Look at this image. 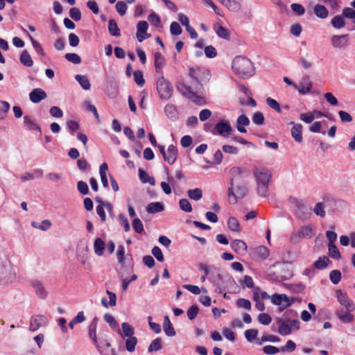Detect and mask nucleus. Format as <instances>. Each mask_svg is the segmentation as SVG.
Segmentation results:
<instances>
[{
    "label": "nucleus",
    "mask_w": 355,
    "mask_h": 355,
    "mask_svg": "<svg viewBox=\"0 0 355 355\" xmlns=\"http://www.w3.org/2000/svg\"><path fill=\"white\" fill-rule=\"evenodd\" d=\"M17 280V268L7 255L0 256V286L8 287Z\"/></svg>",
    "instance_id": "f257e3e1"
},
{
    "label": "nucleus",
    "mask_w": 355,
    "mask_h": 355,
    "mask_svg": "<svg viewBox=\"0 0 355 355\" xmlns=\"http://www.w3.org/2000/svg\"><path fill=\"white\" fill-rule=\"evenodd\" d=\"M232 69L236 74L244 78L252 76L254 72V67L251 60L242 56H236L233 60Z\"/></svg>",
    "instance_id": "f03ea898"
},
{
    "label": "nucleus",
    "mask_w": 355,
    "mask_h": 355,
    "mask_svg": "<svg viewBox=\"0 0 355 355\" xmlns=\"http://www.w3.org/2000/svg\"><path fill=\"white\" fill-rule=\"evenodd\" d=\"M253 173L257 183L258 194L263 197L266 196L271 173L266 168L254 167Z\"/></svg>",
    "instance_id": "7ed1b4c3"
},
{
    "label": "nucleus",
    "mask_w": 355,
    "mask_h": 355,
    "mask_svg": "<svg viewBox=\"0 0 355 355\" xmlns=\"http://www.w3.org/2000/svg\"><path fill=\"white\" fill-rule=\"evenodd\" d=\"M177 89L183 96L190 99L194 103L198 105L205 104L206 102L204 97L201 94L192 91L191 87L184 83H178L177 84Z\"/></svg>",
    "instance_id": "20e7f679"
},
{
    "label": "nucleus",
    "mask_w": 355,
    "mask_h": 355,
    "mask_svg": "<svg viewBox=\"0 0 355 355\" xmlns=\"http://www.w3.org/2000/svg\"><path fill=\"white\" fill-rule=\"evenodd\" d=\"M335 297L340 305L345 308L347 311L352 312L355 311V303L345 291L336 289Z\"/></svg>",
    "instance_id": "39448f33"
},
{
    "label": "nucleus",
    "mask_w": 355,
    "mask_h": 355,
    "mask_svg": "<svg viewBox=\"0 0 355 355\" xmlns=\"http://www.w3.org/2000/svg\"><path fill=\"white\" fill-rule=\"evenodd\" d=\"M157 90L159 97L164 100L169 99L172 96L173 92L171 84L164 77H160L157 79Z\"/></svg>",
    "instance_id": "423d86ee"
},
{
    "label": "nucleus",
    "mask_w": 355,
    "mask_h": 355,
    "mask_svg": "<svg viewBox=\"0 0 355 355\" xmlns=\"http://www.w3.org/2000/svg\"><path fill=\"white\" fill-rule=\"evenodd\" d=\"M248 193L247 188L243 185H236L234 187L233 182L228 189L229 202L234 205L237 202L239 198H243Z\"/></svg>",
    "instance_id": "0eeeda50"
},
{
    "label": "nucleus",
    "mask_w": 355,
    "mask_h": 355,
    "mask_svg": "<svg viewBox=\"0 0 355 355\" xmlns=\"http://www.w3.org/2000/svg\"><path fill=\"white\" fill-rule=\"evenodd\" d=\"M232 130V128L227 121L221 120L216 124L214 128V134H217L223 137H228L230 136Z\"/></svg>",
    "instance_id": "6e6552de"
},
{
    "label": "nucleus",
    "mask_w": 355,
    "mask_h": 355,
    "mask_svg": "<svg viewBox=\"0 0 355 355\" xmlns=\"http://www.w3.org/2000/svg\"><path fill=\"white\" fill-rule=\"evenodd\" d=\"M313 88V82L308 75H304L300 79L299 84L297 85L296 89L301 94H306L311 92Z\"/></svg>",
    "instance_id": "1a4fd4ad"
},
{
    "label": "nucleus",
    "mask_w": 355,
    "mask_h": 355,
    "mask_svg": "<svg viewBox=\"0 0 355 355\" xmlns=\"http://www.w3.org/2000/svg\"><path fill=\"white\" fill-rule=\"evenodd\" d=\"M48 322L49 321L47 318L44 315H34L31 319L29 329L31 331H35L40 328L46 327L48 324Z\"/></svg>",
    "instance_id": "9d476101"
},
{
    "label": "nucleus",
    "mask_w": 355,
    "mask_h": 355,
    "mask_svg": "<svg viewBox=\"0 0 355 355\" xmlns=\"http://www.w3.org/2000/svg\"><path fill=\"white\" fill-rule=\"evenodd\" d=\"M313 234V229L311 227H302L296 233L292 234L291 241L293 243H297L300 238L310 239Z\"/></svg>",
    "instance_id": "9b49d317"
},
{
    "label": "nucleus",
    "mask_w": 355,
    "mask_h": 355,
    "mask_svg": "<svg viewBox=\"0 0 355 355\" xmlns=\"http://www.w3.org/2000/svg\"><path fill=\"white\" fill-rule=\"evenodd\" d=\"M271 302L274 304L282 306L283 309H285L293 304V300L290 299L285 294H275L271 296Z\"/></svg>",
    "instance_id": "f8f14e48"
},
{
    "label": "nucleus",
    "mask_w": 355,
    "mask_h": 355,
    "mask_svg": "<svg viewBox=\"0 0 355 355\" xmlns=\"http://www.w3.org/2000/svg\"><path fill=\"white\" fill-rule=\"evenodd\" d=\"M31 286L39 298L44 300L47 297L48 292L41 281L37 279L32 280Z\"/></svg>",
    "instance_id": "ddd939ff"
},
{
    "label": "nucleus",
    "mask_w": 355,
    "mask_h": 355,
    "mask_svg": "<svg viewBox=\"0 0 355 355\" xmlns=\"http://www.w3.org/2000/svg\"><path fill=\"white\" fill-rule=\"evenodd\" d=\"M148 24L146 21H140L137 25V38L139 42L150 37V35L147 33Z\"/></svg>",
    "instance_id": "4468645a"
},
{
    "label": "nucleus",
    "mask_w": 355,
    "mask_h": 355,
    "mask_svg": "<svg viewBox=\"0 0 355 355\" xmlns=\"http://www.w3.org/2000/svg\"><path fill=\"white\" fill-rule=\"evenodd\" d=\"M331 44L336 49H345L347 46L348 37L347 35H333L331 39Z\"/></svg>",
    "instance_id": "2eb2a0df"
},
{
    "label": "nucleus",
    "mask_w": 355,
    "mask_h": 355,
    "mask_svg": "<svg viewBox=\"0 0 355 355\" xmlns=\"http://www.w3.org/2000/svg\"><path fill=\"white\" fill-rule=\"evenodd\" d=\"M232 249L240 255H244L247 252L246 243L240 239H236L231 243Z\"/></svg>",
    "instance_id": "dca6fc26"
},
{
    "label": "nucleus",
    "mask_w": 355,
    "mask_h": 355,
    "mask_svg": "<svg viewBox=\"0 0 355 355\" xmlns=\"http://www.w3.org/2000/svg\"><path fill=\"white\" fill-rule=\"evenodd\" d=\"M291 124L293 125L291 130L292 137L295 141L298 143L302 142L303 140L302 125L300 123H294V122H291Z\"/></svg>",
    "instance_id": "f3484780"
},
{
    "label": "nucleus",
    "mask_w": 355,
    "mask_h": 355,
    "mask_svg": "<svg viewBox=\"0 0 355 355\" xmlns=\"http://www.w3.org/2000/svg\"><path fill=\"white\" fill-rule=\"evenodd\" d=\"M312 12L315 15L322 19H327L329 16V10L321 4H316L312 7Z\"/></svg>",
    "instance_id": "a211bd4d"
},
{
    "label": "nucleus",
    "mask_w": 355,
    "mask_h": 355,
    "mask_svg": "<svg viewBox=\"0 0 355 355\" xmlns=\"http://www.w3.org/2000/svg\"><path fill=\"white\" fill-rule=\"evenodd\" d=\"M31 101L34 103H37L46 98V92L42 89H34L29 94Z\"/></svg>",
    "instance_id": "6ab92c4d"
},
{
    "label": "nucleus",
    "mask_w": 355,
    "mask_h": 355,
    "mask_svg": "<svg viewBox=\"0 0 355 355\" xmlns=\"http://www.w3.org/2000/svg\"><path fill=\"white\" fill-rule=\"evenodd\" d=\"M166 153L165 156H164V159L169 164H173L177 159V148L173 145H170Z\"/></svg>",
    "instance_id": "aec40b11"
},
{
    "label": "nucleus",
    "mask_w": 355,
    "mask_h": 355,
    "mask_svg": "<svg viewBox=\"0 0 355 355\" xmlns=\"http://www.w3.org/2000/svg\"><path fill=\"white\" fill-rule=\"evenodd\" d=\"M221 3L230 11L237 12L241 10V5L236 0H220Z\"/></svg>",
    "instance_id": "412c9836"
},
{
    "label": "nucleus",
    "mask_w": 355,
    "mask_h": 355,
    "mask_svg": "<svg viewBox=\"0 0 355 355\" xmlns=\"http://www.w3.org/2000/svg\"><path fill=\"white\" fill-rule=\"evenodd\" d=\"M106 244L101 239L96 238L94 242V253L99 257H101L104 254V250L105 249Z\"/></svg>",
    "instance_id": "4be33fe9"
},
{
    "label": "nucleus",
    "mask_w": 355,
    "mask_h": 355,
    "mask_svg": "<svg viewBox=\"0 0 355 355\" xmlns=\"http://www.w3.org/2000/svg\"><path fill=\"white\" fill-rule=\"evenodd\" d=\"M214 29L219 37L225 40L230 39V36L228 30L226 28L221 26L220 24H215L214 25Z\"/></svg>",
    "instance_id": "5701e85b"
},
{
    "label": "nucleus",
    "mask_w": 355,
    "mask_h": 355,
    "mask_svg": "<svg viewBox=\"0 0 355 355\" xmlns=\"http://www.w3.org/2000/svg\"><path fill=\"white\" fill-rule=\"evenodd\" d=\"M163 328L165 334L168 336H174L175 335V331L167 315L164 318Z\"/></svg>",
    "instance_id": "b1692460"
},
{
    "label": "nucleus",
    "mask_w": 355,
    "mask_h": 355,
    "mask_svg": "<svg viewBox=\"0 0 355 355\" xmlns=\"http://www.w3.org/2000/svg\"><path fill=\"white\" fill-rule=\"evenodd\" d=\"M108 171V166L106 163H103L99 168V174L101 176V182L104 187H108V180L107 178V172Z\"/></svg>",
    "instance_id": "393cba45"
},
{
    "label": "nucleus",
    "mask_w": 355,
    "mask_h": 355,
    "mask_svg": "<svg viewBox=\"0 0 355 355\" xmlns=\"http://www.w3.org/2000/svg\"><path fill=\"white\" fill-rule=\"evenodd\" d=\"M165 64V59L160 53L155 54V68L157 73H162V67Z\"/></svg>",
    "instance_id": "a878e982"
},
{
    "label": "nucleus",
    "mask_w": 355,
    "mask_h": 355,
    "mask_svg": "<svg viewBox=\"0 0 355 355\" xmlns=\"http://www.w3.org/2000/svg\"><path fill=\"white\" fill-rule=\"evenodd\" d=\"M21 63L26 67H32L33 64V61L32 58L27 50H24L19 58Z\"/></svg>",
    "instance_id": "bb28decb"
},
{
    "label": "nucleus",
    "mask_w": 355,
    "mask_h": 355,
    "mask_svg": "<svg viewBox=\"0 0 355 355\" xmlns=\"http://www.w3.org/2000/svg\"><path fill=\"white\" fill-rule=\"evenodd\" d=\"M164 210V206L161 202H151L146 207V211L149 214L158 213Z\"/></svg>",
    "instance_id": "cd10ccee"
},
{
    "label": "nucleus",
    "mask_w": 355,
    "mask_h": 355,
    "mask_svg": "<svg viewBox=\"0 0 355 355\" xmlns=\"http://www.w3.org/2000/svg\"><path fill=\"white\" fill-rule=\"evenodd\" d=\"M138 173L139 179L143 183H149L152 186L155 184V179L149 176L143 169L139 168Z\"/></svg>",
    "instance_id": "c85d7f7f"
},
{
    "label": "nucleus",
    "mask_w": 355,
    "mask_h": 355,
    "mask_svg": "<svg viewBox=\"0 0 355 355\" xmlns=\"http://www.w3.org/2000/svg\"><path fill=\"white\" fill-rule=\"evenodd\" d=\"M121 329L123 334L121 335V337H132L134 336L135 330L132 325H130L128 322H123L121 324Z\"/></svg>",
    "instance_id": "c756f323"
},
{
    "label": "nucleus",
    "mask_w": 355,
    "mask_h": 355,
    "mask_svg": "<svg viewBox=\"0 0 355 355\" xmlns=\"http://www.w3.org/2000/svg\"><path fill=\"white\" fill-rule=\"evenodd\" d=\"M75 79L78 82L83 89L88 90L90 89L91 84L87 76L78 74L75 76Z\"/></svg>",
    "instance_id": "7c9ffc66"
},
{
    "label": "nucleus",
    "mask_w": 355,
    "mask_h": 355,
    "mask_svg": "<svg viewBox=\"0 0 355 355\" xmlns=\"http://www.w3.org/2000/svg\"><path fill=\"white\" fill-rule=\"evenodd\" d=\"M138 340L135 336L127 338L125 340V349L129 352L135 351V347L137 345Z\"/></svg>",
    "instance_id": "2f4dec72"
},
{
    "label": "nucleus",
    "mask_w": 355,
    "mask_h": 355,
    "mask_svg": "<svg viewBox=\"0 0 355 355\" xmlns=\"http://www.w3.org/2000/svg\"><path fill=\"white\" fill-rule=\"evenodd\" d=\"M162 348V339L160 338H157L153 340L150 344L148 352L149 353H152L155 351H159Z\"/></svg>",
    "instance_id": "473e14b6"
},
{
    "label": "nucleus",
    "mask_w": 355,
    "mask_h": 355,
    "mask_svg": "<svg viewBox=\"0 0 355 355\" xmlns=\"http://www.w3.org/2000/svg\"><path fill=\"white\" fill-rule=\"evenodd\" d=\"M81 255H89L88 246L86 242L84 241H80L79 242L76 249V256L79 257Z\"/></svg>",
    "instance_id": "72a5a7b5"
},
{
    "label": "nucleus",
    "mask_w": 355,
    "mask_h": 355,
    "mask_svg": "<svg viewBox=\"0 0 355 355\" xmlns=\"http://www.w3.org/2000/svg\"><path fill=\"white\" fill-rule=\"evenodd\" d=\"M31 225L35 229L46 231L50 228L51 226V223L49 220H44L40 223L33 221L31 223Z\"/></svg>",
    "instance_id": "f704fd0d"
},
{
    "label": "nucleus",
    "mask_w": 355,
    "mask_h": 355,
    "mask_svg": "<svg viewBox=\"0 0 355 355\" xmlns=\"http://www.w3.org/2000/svg\"><path fill=\"white\" fill-rule=\"evenodd\" d=\"M342 15H336L331 21V25L336 28H341L345 26V22Z\"/></svg>",
    "instance_id": "c9c22d12"
},
{
    "label": "nucleus",
    "mask_w": 355,
    "mask_h": 355,
    "mask_svg": "<svg viewBox=\"0 0 355 355\" xmlns=\"http://www.w3.org/2000/svg\"><path fill=\"white\" fill-rule=\"evenodd\" d=\"M24 126L30 130H40L38 125L36 123H35L32 119L28 116H24Z\"/></svg>",
    "instance_id": "e433bc0d"
},
{
    "label": "nucleus",
    "mask_w": 355,
    "mask_h": 355,
    "mask_svg": "<svg viewBox=\"0 0 355 355\" xmlns=\"http://www.w3.org/2000/svg\"><path fill=\"white\" fill-rule=\"evenodd\" d=\"M338 318L343 322H351L354 320V316L347 312L338 311L336 312Z\"/></svg>",
    "instance_id": "4c0bfd02"
},
{
    "label": "nucleus",
    "mask_w": 355,
    "mask_h": 355,
    "mask_svg": "<svg viewBox=\"0 0 355 355\" xmlns=\"http://www.w3.org/2000/svg\"><path fill=\"white\" fill-rule=\"evenodd\" d=\"M328 250L329 256L335 259H340V253L338 249V248L334 245V243H329L328 244Z\"/></svg>",
    "instance_id": "58836bf2"
},
{
    "label": "nucleus",
    "mask_w": 355,
    "mask_h": 355,
    "mask_svg": "<svg viewBox=\"0 0 355 355\" xmlns=\"http://www.w3.org/2000/svg\"><path fill=\"white\" fill-rule=\"evenodd\" d=\"M188 196L194 200H199L202 198V192L200 189L196 188L194 189H189L187 192Z\"/></svg>",
    "instance_id": "ea45409f"
},
{
    "label": "nucleus",
    "mask_w": 355,
    "mask_h": 355,
    "mask_svg": "<svg viewBox=\"0 0 355 355\" xmlns=\"http://www.w3.org/2000/svg\"><path fill=\"white\" fill-rule=\"evenodd\" d=\"M255 254L259 258L265 259L269 255V250L265 246L260 245L256 248Z\"/></svg>",
    "instance_id": "a19ab883"
},
{
    "label": "nucleus",
    "mask_w": 355,
    "mask_h": 355,
    "mask_svg": "<svg viewBox=\"0 0 355 355\" xmlns=\"http://www.w3.org/2000/svg\"><path fill=\"white\" fill-rule=\"evenodd\" d=\"M103 320L110 325L112 329H116L117 328L118 322L112 315L110 313H105L103 315Z\"/></svg>",
    "instance_id": "79ce46f5"
},
{
    "label": "nucleus",
    "mask_w": 355,
    "mask_h": 355,
    "mask_svg": "<svg viewBox=\"0 0 355 355\" xmlns=\"http://www.w3.org/2000/svg\"><path fill=\"white\" fill-rule=\"evenodd\" d=\"M10 110V104L4 101H0V120L4 119Z\"/></svg>",
    "instance_id": "37998d69"
},
{
    "label": "nucleus",
    "mask_w": 355,
    "mask_h": 355,
    "mask_svg": "<svg viewBox=\"0 0 355 355\" xmlns=\"http://www.w3.org/2000/svg\"><path fill=\"white\" fill-rule=\"evenodd\" d=\"M108 29L110 34L113 36H119L120 35V30L118 28L116 22L111 19L109 21Z\"/></svg>",
    "instance_id": "c03bdc74"
},
{
    "label": "nucleus",
    "mask_w": 355,
    "mask_h": 355,
    "mask_svg": "<svg viewBox=\"0 0 355 355\" xmlns=\"http://www.w3.org/2000/svg\"><path fill=\"white\" fill-rule=\"evenodd\" d=\"M228 227L234 232L240 231V225L238 220L234 217L229 218L227 220Z\"/></svg>",
    "instance_id": "a18cd8bd"
},
{
    "label": "nucleus",
    "mask_w": 355,
    "mask_h": 355,
    "mask_svg": "<svg viewBox=\"0 0 355 355\" xmlns=\"http://www.w3.org/2000/svg\"><path fill=\"white\" fill-rule=\"evenodd\" d=\"M97 327V318H94L89 327V335L90 338L94 342H96V329Z\"/></svg>",
    "instance_id": "49530a36"
},
{
    "label": "nucleus",
    "mask_w": 355,
    "mask_h": 355,
    "mask_svg": "<svg viewBox=\"0 0 355 355\" xmlns=\"http://www.w3.org/2000/svg\"><path fill=\"white\" fill-rule=\"evenodd\" d=\"M313 212L315 215L320 216V217H324L326 215V212L324 210V203L322 202L316 203L315 205V207L313 209Z\"/></svg>",
    "instance_id": "de8ad7c7"
},
{
    "label": "nucleus",
    "mask_w": 355,
    "mask_h": 355,
    "mask_svg": "<svg viewBox=\"0 0 355 355\" xmlns=\"http://www.w3.org/2000/svg\"><path fill=\"white\" fill-rule=\"evenodd\" d=\"M258 336V331L255 329H248L245 331V337L248 342L252 343Z\"/></svg>",
    "instance_id": "09e8293b"
},
{
    "label": "nucleus",
    "mask_w": 355,
    "mask_h": 355,
    "mask_svg": "<svg viewBox=\"0 0 355 355\" xmlns=\"http://www.w3.org/2000/svg\"><path fill=\"white\" fill-rule=\"evenodd\" d=\"M329 278L334 284H338L341 279V272L338 270H334L330 272Z\"/></svg>",
    "instance_id": "8fccbe9b"
},
{
    "label": "nucleus",
    "mask_w": 355,
    "mask_h": 355,
    "mask_svg": "<svg viewBox=\"0 0 355 355\" xmlns=\"http://www.w3.org/2000/svg\"><path fill=\"white\" fill-rule=\"evenodd\" d=\"M134 80L139 87H143L145 84L143 73L141 71H135L134 72Z\"/></svg>",
    "instance_id": "3c124183"
},
{
    "label": "nucleus",
    "mask_w": 355,
    "mask_h": 355,
    "mask_svg": "<svg viewBox=\"0 0 355 355\" xmlns=\"http://www.w3.org/2000/svg\"><path fill=\"white\" fill-rule=\"evenodd\" d=\"M106 94L109 98H114L117 96L119 92L116 85H111L110 87H107L105 90Z\"/></svg>",
    "instance_id": "603ef678"
},
{
    "label": "nucleus",
    "mask_w": 355,
    "mask_h": 355,
    "mask_svg": "<svg viewBox=\"0 0 355 355\" xmlns=\"http://www.w3.org/2000/svg\"><path fill=\"white\" fill-rule=\"evenodd\" d=\"M29 37L31 41L32 45L35 51L37 53V54L40 55L41 56H44V52L42 45L37 40H34L31 35H29Z\"/></svg>",
    "instance_id": "864d4df0"
},
{
    "label": "nucleus",
    "mask_w": 355,
    "mask_h": 355,
    "mask_svg": "<svg viewBox=\"0 0 355 355\" xmlns=\"http://www.w3.org/2000/svg\"><path fill=\"white\" fill-rule=\"evenodd\" d=\"M179 205L184 211L191 212L192 211L191 205L187 199H181L179 202Z\"/></svg>",
    "instance_id": "5fc2aeb1"
},
{
    "label": "nucleus",
    "mask_w": 355,
    "mask_h": 355,
    "mask_svg": "<svg viewBox=\"0 0 355 355\" xmlns=\"http://www.w3.org/2000/svg\"><path fill=\"white\" fill-rule=\"evenodd\" d=\"M329 261L327 257H320L318 261H316L314 263L315 266L318 269H323L327 266L328 262Z\"/></svg>",
    "instance_id": "6e6d98bb"
},
{
    "label": "nucleus",
    "mask_w": 355,
    "mask_h": 355,
    "mask_svg": "<svg viewBox=\"0 0 355 355\" xmlns=\"http://www.w3.org/2000/svg\"><path fill=\"white\" fill-rule=\"evenodd\" d=\"M343 16L351 19L355 24V10L351 8H345L343 10Z\"/></svg>",
    "instance_id": "4d7b16f0"
},
{
    "label": "nucleus",
    "mask_w": 355,
    "mask_h": 355,
    "mask_svg": "<svg viewBox=\"0 0 355 355\" xmlns=\"http://www.w3.org/2000/svg\"><path fill=\"white\" fill-rule=\"evenodd\" d=\"M236 305L239 308L245 309L247 310L251 309V302H250V300L244 298L237 300Z\"/></svg>",
    "instance_id": "13d9d810"
},
{
    "label": "nucleus",
    "mask_w": 355,
    "mask_h": 355,
    "mask_svg": "<svg viewBox=\"0 0 355 355\" xmlns=\"http://www.w3.org/2000/svg\"><path fill=\"white\" fill-rule=\"evenodd\" d=\"M127 9H128V7L123 1H119L116 3V10L120 15H121V16L125 15L126 13Z\"/></svg>",
    "instance_id": "bf43d9fd"
},
{
    "label": "nucleus",
    "mask_w": 355,
    "mask_h": 355,
    "mask_svg": "<svg viewBox=\"0 0 355 355\" xmlns=\"http://www.w3.org/2000/svg\"><path fill=\"white\" fill-rule=\"evenodd\" d=\"M266 103L270 108L276 110L277 112H282L279 104L276 100L269 97L266 99Z\"/></svg>",
    "instance_id": "052dcab7"
},
{
    "label": "nucleus",
    "mask_w": 355,
    "mask_h": 355,
    "mask_svg": "<svg viewBox=\"0 0 355 355\" xmlns=\"http://www.w3.org/2000/svg\"><path fill=\"white\" fill-rule=\"evenodd\" d=\"M258 320L263 325H268L271 322L272 318L268 313H261L258 316Z\"/></svg>",
    "instance_id": "680f3d73"
},
{
    "label": "nucleus",
    "mask_w": 355,
    "mask_h": 355,
    "mask_svg": "<svg viewBox=\"0 0 355 355\" xmlns=\"http://www.w3.org/2000/svg\"><path fill=\"white\" fill-rule=\"evenodd\" d=\"M65 58L68 61L74 64H79L81 61L80 56L78 54L73 53H67L65 55Z\"/></svg>",
    "instance_id": "e2e57ef3"
},
{
    "label": "nucleus",
    "mask_w": 355,
    "mask_h": 355,
    "mask_svg": "<svg viewBox=\"0 0 355 355\" xmlns=\"http://www.w3.org/2000/svg\"><path fill=\"white\" fill-rule=\"evenodd\" d=\"M326 125V121H315L309 127V130L312 132H320L322 128V125Z\"/></svg>",
    "instance_id": "0e129e2a"
},
{
    "label": "nucleus",
    "mask_w": 355,
    "mask_h": 355,
    "mask_svg": "<svg viewBox=\"0 0 355 355\" xmlns=\"http://www.w3.org/2000/svg\"><path fill=\"white\" fill-rule=\"evenodd\" d=\"M170 31L172 35H178L181 34L182 28L178 23L173 21L170 26Z\"/></svg>",
    "instance_id": "69168bd1"
},
{
    "label": "nucleus",
    "mask_w": 355,
    "mask_h": 355,
    "mask_svg": "<svg viewBox=\"0 0 355 355\" xmlns=\"http://www.w3.org/2000/svg\"><path fill=\"white\" fill-rule=\"evenodd\" d=\"M132 226L134 230L137 233H141L144 231V226L141 220L138 218H135L132 221Z\"/></svg>",
    "instance_id": "338daca9"
},
{
    "label": "nucleus",
    "mask_w": 355,
    "mask_h": 355,
    "mask_svg": "<svg viewBox=\"0 0 355 355\" xmlns=\"http://www.w3.org/2000/svg\"><path fill=\"white\" fill-rule=\"evenodd\" d=\"M148 19L152 25H153L156 27L160 26L161 21H160V18L159 17L158 15H157L154 13L150 14L148 15Z\"/></svg>",
    "instance_id": "774afa93"
}]
</instances>
